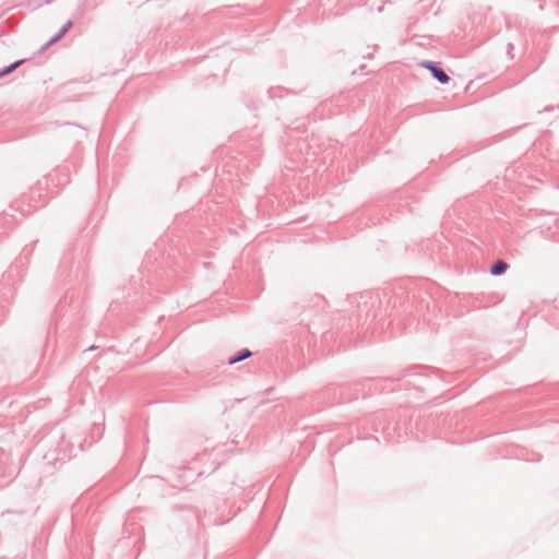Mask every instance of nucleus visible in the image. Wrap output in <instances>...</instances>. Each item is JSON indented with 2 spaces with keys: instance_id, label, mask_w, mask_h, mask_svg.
Masks as SVG:
<instances>
[{
  "instance_id": "obj_1",
  "label": "nucleus",
  "mask_w": 559,
  "mask_h": 559,
  "mask_svg": "<svg viewBox=\"0 0 559 559\" xmlns=\"http://www.w3.org/2000/svg\"><path fill=\"white\" fill-rule=\"evenodd\" d=\"M423 66L431 71L432 76L440 83L445 84L450 81L449 75L435 63L427 61Z\"/></svg>"
},
{
  "instance_id": "obj_2",
  "label": "nucleus",
  "mask_w": 559,
  "mask_h": 559,
  "mask_svg": "<svg viewBox=\"0 0 559 559\" xmlns=\"http://www.w3.org/2000/svg\"><path fill=\"white\" fill-rule=\"evenodd\" d=\"M252 356V352L249 349L241 350L237 356L230 357L227 361L228 365H234L236 362L242 361Z\"/></svg>"
},
{
  "instance_id": "obj_3",
  "label": "nucleus",
  "mask_w": 559,
  "mask_h": 559,
  "mask_svg": "<svg viewBox=\"0 0 559 559\" xmlns=\"http://www.w3.org/2000/svg\"><path fill=\"white\" fill-rule=\"evenodd\" d=\"M507 269L508 264L504 261L499 260L491 266L490 273L492 275H501L507 271Z\"/></svg>"
},
{
  "instance_id": "obj_4",
  "label": "nucleus",
  "mask_w": 559,
  "mask_h": 559,
  "mask_svg": "<svg viewBox=\"0 0 559 559\" xmlns=\"http://www.w3.org/2000/svg\"><path fill=\"white\" fill-rule=\"evenodd\" d=\"M23 61H16L14 63H12L11 66H9L8 68H5L3 71L0 72V78L9 74L10 72H12L14 69H16Z\"/></svg>"
},
{
  "instance_id": "obj_5",
  "label": "nucleus",
  "mask_w": 559,
  "mask_h": 559,
  "mask_svg": "<svg viewBox=\"0 0 559 559\" xmlns=\"http://www.w3.org/2000/svg\"><path fill=\"white\" fill-rule=\"evenodd\" d=\"M67 31L61 27V29L48 41V45L53 44L61 39L66 35Z\"/></svg>"
},
{
  "instance_id": "obj_6",
  "label": "nucleus",
  "mask_w": 559,
  "mask_h": 559,
  "mask_svg": "<svg viewBox=\"0 0 559 559\" xmlns=\"http://www.w3.org/2000/svg\"><path fill=\"white\" fill-rule=\"evenodd\" d=\"M72 27V21L69 20L63 26L62 28H64L67 32Z\"/></svg>"
}]
</instances>
